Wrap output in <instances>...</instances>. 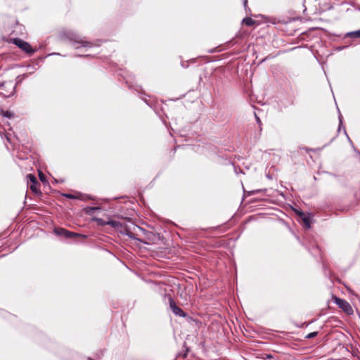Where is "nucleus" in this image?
Masks as SVG:
<instances>
[{
	"mask_svg": "<svg viewBox=\"0 0 360 360\" xmlns=\"http://www.w3.org/2000/svg\"><path fill=\"white\" fill-rule=\"evenodd\" d=\"M317 332H312L307 335V338H312L316 336Z\"/></svg>",
	"mask_w": 360,
	"mask_h": 360,
	"instance_id": "9d476101",
	"label": "nucleus"
},
{
	"mask_svg": "<svg viewBox=\"0 0 360 360\" xmlns=\"http://www.w3.org/2000/svg\"><path fill=\"white\" fill-rule=\"evenodd\" d=\"M347 37L360 38V30L347 33Z\"/></svg>",
	"mask_w": 360,
	"mask_h": 360,
	"instance_id": "1a4fd4ad",
	"label": "nucleus"
},
{
	"mask_svg": "<svg viewBox=\"0 0 360 360\" xmlns=\"http://www.w3.org/2000/svg\"><path fill=\"white\" fill-rule=\"evenodd\" d=\"M55 232L58 234V235H60V236H64L65 238H70L73 236H78V234L75 233H73V232H70L65 229H56Z\"/></svg>",
	"mask_w": 360,
	"mask_h": 360,
	"instance_id": "39448f33",
	"label": "nucleus"
},
{
	"mask_svg": "<svg viewBox=\"0 0 360 360\" xmlns=\"http://www.w3.org/2000/svg\"><path fill=\"white\" fill-rule=\"evenodd\" d=\"M247 3H248V1H247V0H245V1H244V6H246Z\"/></svg>",
	"mask_w": 360,
	"mask_h": 360,
	"instance_id": "4468645a",
	"label": "nucleus"
},
{
	"mask_svg": "<svg viewBox=\"0 0 360 360\" xmlns=\"http://www.w3.org/2000/svg\"><path fill=\"white\" fill-rule=\"evenodd\" d=\"M75 42L79 44H81L82 46H84V47H86V46H92V43L91 42H89L87 41H84L83 39H81V40H75Z\"/></svg>",
	"mask_w": 360,
	"mask_h": 360,
	"instance_id": "6e6552de",
	"label": "nucleus"
},
{
	"mask_svg": "<svg viewBox=\"0 0 360 360\" xmlns=\"http://www.w3.org/2000/svg\"><path fill=\"white\" fill-rule=\"evenodd\" d=\"M335 303L347 314H350L353 312L352 307L346 300L340 298H335Z\"/></svg>",
	"mask_w": 360,
	"mask_h": 360,
	"instance_id": "f03ea898",
	"label": "nucleus"
},
{
	"mask_svg": "<svg viewBox=\"0 0 360 360\" xmlns=\"http://www.w3.org/2000/svg\"><path fill=\"white\" fill-rule=\"evenodd\" d=\"M12 42L16 45L18 48L24 51L25 53L32 54L34 53V50L32 49L30 44L27 41H23L19 38H15L12 39Z\"/></svg>",
	"mask_w": 360,
	"mask_h": 360,
	"instance_id": "f257e3e1",
	"label": "nucleus"
},
{
	"mask_svg": "<svg viewBox=\"0 0 360 360\" xmlns=\"http://www.w3.org/2000/svg\"><path fill=\"white\" fill-rule=\"evenodd\" d=\"M255 117H256V118H257V122L258 123H260V122H261V121H260L259 118L257 115H255Z\"/></svg>",
	"mask_w": 360,
	"mask_h": 360,
	"instance_id": "ddd939ff",
	"label": "nucleus"
},
{
	"mask_svg": "<svg viewBox=\"0 0 360 360\" xmlns=\"http://www.w3.org/2000/svg\"><path fill=\"white\" fill-rule=\"evenodd\" d=\"M243 23L248 26H252L255 23V20L250 18H245L243 20Z\"/></svg>",
	"mask_w": 360,
	"mask_h": 360,
	"instance_id": "0eeeda50",
	"label": "nucleus"
},
{
	"mask_svg": "<svg viewBox=\"0 0 360 360\" xmlns=\"http://www.w3.org/2000/svg\"><path fill=\"white\" fill-rule=\"evenodd\" d=\"M299 216L302 218V221L307 229L310 228V217L306 216L303 212H298Z\"/></svg>",
	"mask_w": 360,
	"mask_h": 360,
	"instance_id": "423d86ee",
	"label": "nucleus"
},
{
	"mask_svg": "<svg viewBox=\"0 0 360 360\" xmlns=\"http://www.w3.org/2000/svg\"><path fill=\"white\" fill-rule=\"evenodd\" d=\"M64 196H65L66 198H69V199H75L76 198V197L72 194H64Z\"/></svg>",
	"mask_w": 360,
	"mask_h": 360,
	"instance_id": "9b49d317",
	"label": "nucleus"
},
{
	"mask_svg": "<svg viewBox=\"0 0 360 360\" xmlns=\"http://www.w3.org/2000/svg\"><path fill=\"white\" fill-rule=\"evenodd\" d=\"M39 179H40V180L41 181H45L44 175L42 174L41 172H39Z\"/></svg>",
	"mask_w": 360,
	"mask_h": 360,
	"instance_id": "f8f14e48",
	"label": "nucleus"
},
{
	"mask_svg": "<svg viewBox=\"0 0 360 360\" xmlns=\"http://www.w3.org/2000/svg\"><path fill=\"white\" fill-rule=\"evenodd\" d=\"M169 307L174 314L181 317L186 316V314L180 307L176 305L175 302L171 297L169 298Z\"/></svg>",
	"mask_w": 360,
	"mask_h": 360,
	"instance_id": "20e7f679",
	"label": "nucleus"
},
{
	"mask_svg": "<svg viewBox=\"0 0 360 360\" xmlns=\"http://www.w3.org/2000/svg\"><path fill=\"white\" fill-rule=\"evenodd\" d=\"M27 179L30 180V188L34 193H40L39 188H37V180L34 174H29L27 175Z\"/></svg>",
	"mask_w": 360,
	"mask_h": 360,
	"instance_id": "7ed1b4c3",
	"label": "nucleus"
}]
</instances>
